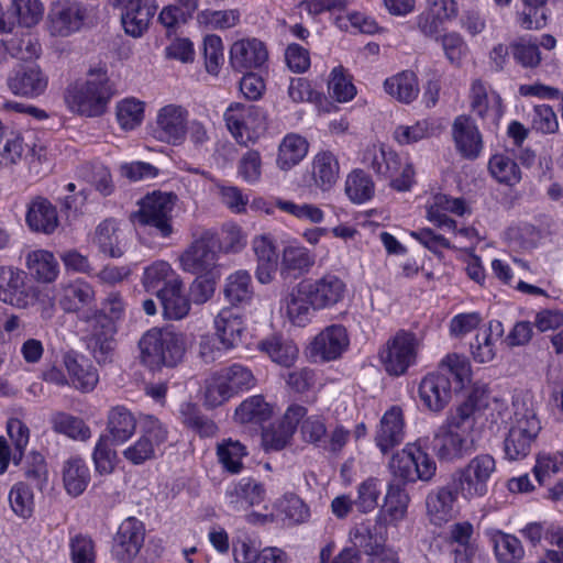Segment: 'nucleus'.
Masks as SVG:
<instances>
[{
  "label": "nucleus",
  "mask_w": 563,
  "mask_h": 563,
  "mask_svg": "<svg viewBox=\"0 0 563 563\" xmlns=\"http://www.w3.org/2000/svg\"><path fill=\"white\" fill-rule=\"evenodd\" d=\"M125 302L119 292L111 291L104 298L101 309L88 319L87 345L99 364L111 360L114 350L115 322L125 313Z\"/></svg>",
  "instance_id": "obj_1"
},
{
  "label": "nucleus",
  "mask_w": 563,
  "mask_h": 563,
  "mask_svg": "<svg viewBox=\"0 0 563 563\" xmlns=\"http://www.w3.org/2000/svg\"><path fill=\"white\" fill-rule=\"evenodd\" d=\"M507 423L508 432L504 439L505 456L511 461L526 457L542 429L532 401L516 397Z\"/></svg>",
  "instance_id": "obj_2"
},
{
  "label": "nucleus",
  "mask_w": 563,
  "mask_h": 563,
  "mask_svg": "<svg viewBox=\"0 0 563 563\" xmlns=\"http://www.w3.org/2000/svg\"><path fill=\"white\" fill-rule=\"evenodd\" d=\"M141 362L151 369L175 366L184 357L186 339L183 333L168 328H153L139 341Z\"/></svg>",
  "instance_id": "obj_3"
},
{
  "label": "nucleus",
  "mask_w": 563,
  "mask_h": 563,
  "mask_svg": "<svg viewBox=\"0 0 563 563\" xmlns=\"http://www.w3.org/2000/svg\"><path fill=\"white\" fill-rule=\"evenodd\" d=\"M114 90L107 73L102 69L91 70L86 82L68 91L67 101L78 113L98 117L104 113Z\"/></svg>",
  "instance_id": "obj_4"
},
{
  "label": "nucleus",
  "mask_w": 563,
  "mask_h": 563,
  "mask_svg": "<svg viewBox=\"0 0 563 563\" xmlns=\"http://www.w3.org/2000/svg\"><path fill=\"white\" fill-rule=\"evenodd\" d=\"M496 470L494 456L482 453L471 459L465 466L456 470L452 478L457 485L462 498L471 501L484 497L488 493V486Z\"/></svg>",
  "instance_id": "obj_5"
},
{
  "label": "nucleus",
  "mask_w": 563,
  "mask_h": 563,
  "mask_svg": "<svg viewBox=\"0 0 563 563\" xmlns=\"http://www.w3.org/2000/svg\"><path fill=\"white\" fill-rule=\"evenodd\" d=\"M418 350L419 340L416 334L399 330L379 349V362L388 375L401 376L416 363Z\"/></svg>",
  "instance_id": "obj_6"
},
{
  "label": "nucleus",
  "mask_w": 563,
  "mask_h": 563,
  "mask_svg": "<svg viewBox=\"0 0 563 563\" xmlns=\"http://www.w3.org/2000/svg\"><path fill=\"white\" fill-rule=\"evenodd\" d=\"M218 247L221 249L217 233L202 231L179 256L180 267L196 276L217 274Z\"/></svg>",
  "instance_id": "obj_7"
},
{
  "label": "nucleus",
  "mask_w": 563,
  "mask_h": 563,
  "mask_svg": "<svg viewBox=\"0 0 563 563\" xmlns=\"http://www.w3.org/2000/svg\"><path fill=\"white\" fill-rule=\"evenodd\" d=\"M96 15L92 7L76 0H57L48 11V30L52 35L68 36L81 29Z\"/></svg>",
  "instance_id": "obj_8"
},
{
  "label": "nucleus",
  "mask_w": 563,
  "mask_h": 563,
  "mask_svg": "<svg viewBox=\"0 0 563 563\" xmlns=\"http://www.w3.org/2000/svg\"><path fill=\"white\" fill-rule=\"evenodd\" d=\"M172 194L153 192L141 202L140 209L133 214V221L141 225L155 229L162 238H168L173 233L172 211L174 209Z\"/></svg>",
  "instance_id": "obj_9"
},
{
  "label": "nucleus",
  "mask_w": 563,
  "mask_h": 563,
  "mask_svg": "<svg viewBox=\"0 0 563 563\" xmlns=\"http://www.w3.org/2000/svg\"><path fill=\"white\" fill-rule=\"evenodd\" d=\"M431 446L438 459L444 462L460 461L475 451L473 439L461 432L454 420L437 429Z\"/></svg>",
  "instance_id": "obj_10"
},
{
  "label": "nucleus",
  "mask_w": 563,
  "mask_h": 563,
  "mask_svg": "<svg viewBox=\"0 0 563 563\" xmlns=\"http://www.w3.org/2000/svg\"><path fill=\"white\" fill-rule=\"evenodd\" d=\"M299 291L308 296L313 310H321L342 301L346 285L339 276L325 274L318 279L299 283Z\"/></svg>",
  "instance_id": "obj_11"
},
{
  "label": "nucleus",
  "mask_w": 563,
  "mask_h": 563,
  "mask_svg": "<svg viewBox=\"0 0 563 563\" xmlns=\"http://www.w3.org/2000/svg\"><path fill=\"white\" fill-rule=\"evenodd\" d=\"M227 126L238 143L247 145L252 134L263 126V115L255 106L231 104L224 113Z\"/></svg>",
  "instance_id": "obj_12"
},
{
  "label": "nucleus",
  "mask_w": 563,
  "mask_h": 563,
  "mask_svg": "<svg viewBox=\"0 0 563 563\" xmlns=\"http://www.w3.org/2000/svg\"><path fill=\"white\" fill-rule=\"evenodd\" d=\"M26 279L21 269L0 267V300L18 308L29 307L35 299V289Z\"/></svg>",
  "instance_id": "obj_13"
},
{
  "label": "nucleus",
  "mask_w": 563,
  "mask_h": 563,
  "mask_svg": "<svg viewBox=\"0 0 563 563\" xmlns=\"http://www.w3.org/2000/svg\"><path fill=\"white\" fill-rule=\"evenodd\" d=\"M188 111L181 106L167 104L156 118V137L165 143L178 145L186 136Z\"/></svg>",
  "instance_id": "obj_14"
},
{
  "label": "nucleus",
  "mask_w": 563,
  "mask_h": 563,
  "mask_svg": "<svg viewBox=\"0 0 563 563\" xmlns=\"http://www.w3.org/2000/svg\"><path fill=\"white\" fill-rule=\"evenodd\" d=\"M144 542L143 523L130 517L119 527L114 537L112 553L122 563L131 562L140 552Z\"/></svg>",
  "instance_id": "obj_15"
},
{
  "label": "nucleus",
  "mask_w": 563,
  "mask_h": 563,
  "mask_svg": "<svg viewBox=\"0 0 563 563\" xmlns=\"http://www.w3.org/2000/svg\"><path fill=\"white\" fill-rule=\"evenodd\" d=\"M9 90L21 97L34 98L47 87V77L35 65H23L13 69L7 79Z\"/></svg>",
  "instance_id": "obj_16"
},
{
  "label": "nucleus",
  "mask_w": 563,
  "mask_h": 563,
  "mask_svg": "<svg viewBox=\"0 0 563 563\" xmlns=\"http://www.w3.org/2000/svg\"><path fill=\"white\" fill-rule=\"evenodd\" d=\"M350 344L346 329L331 324L323 329L311 342V355L321 361H333L342 355Z\"/></svg>",
  "instance_id": "obj_17"
},
{
  "label": "nucleus",
  "mask_w": 563,
  "mask_h": 563,
  "mask_svg": "<svg viewBox=\"0 0 563 563\" xmlns=\"http://www.w3.org/2000/svg\"><path fill=\"white\" fill-rule=\"evenodd\" d=\"M418 391L422 404L430 411L439 412L451 400V380L444 373H431L422 378Z\"/></svg>",
  "instance_id": "obj_18"
},
{
  "label": "nucleus",
  "mask_w": 563,
  "mask_h": 563,
  "mask_svg": "<svg viewBox=\"0 0 563 563\" xmlns=\"http://www.w3.org/2000/svg\"><path fill=\"white\" fill-rule=\"evenodd\" d=\"M268 58V52L263 42L257 38L240 40L232 44L230 64L234 70L247 71L262 67Z\"/></svg>",
  "instance_id": "obj_19"
},
{
  "label": "nucleus",
  "mask_w": 563,
  "mask_h": 563,
  "mask_svg": "<svg viewBox=\"0 0 563 563\" xmlns=\"http://www.w3.org/2000/svg\"><path fill=\"white\" fill-rule=\"evenodd\" d=\"M460 494L457 485L441 486L431 490L426 499L430 521L441 526L452 520L456 514V500Z\"/></svg>",
  "instance_id": "obj_20"
},
{
  "label": "nucleus",
  "mask_w": 563,
  "mask_h": 563,
  "mask_svg": "<svg viewBox=\"0 0 563 563\" xmlns=\"http://www.w3.org/2000/svg\"><path fill=\"white\" fill-rule=\"evenodd\" d=\"M457 151L467 158H475L482 150V136L470 117L459 115L452 126Z\"/></svg>",
  "instance_id": "obj_21"
},
{
  "label": "nucleus",
  "mask_w": 563,
  "mask_h": 563,
  "mask_svg": "<svg viewBox=\"0 0 563 563\" xmlns=\"http://www.w3.org/2000/svg\"><path fill=\"white\" fill-rule=\"evenodd\" d=\"M404 416L400 407L393 406L387 410L376 434V444L385 454L404 440Z\"/></svg>",
  "instance_id": "obj_22"
},
{
  "label": "nucleus",
  "mask_w": 563,
  "mask_h": 563,
  "mask_svg": "<svg viewBox=\"0 0 563 563\" xmlns=\"http://www.w3.org/2000/svg\"><path fill=\"white\" fill-rule=\"evenodd\" d=\"M163 314L169 320H181L190 310V301L183 292V282L173 279L167 287L157 290Z\"/></svg>",
  "instance_id": "obj_23"
},
{
  "label": "nucleus",
  "mask_w": 563,
  "mask_h": 563,
  "mask_svg": "<svg viewBox=\"0 0 563 563\" xmlns=\"http://www.w3.org/2000/svg\"><path fill=\"white\" fill-rule=\"evenodd\" d=\"M58 303L66 312H77L95 299L93 288L82 279L62 283L58 286Z\"/></svg>",
  "instance_id": "obj_24"
},
{
  "label": "nucleus",
  "mask_w": 563,
  "mask_h": 563,
  "mask_svg": "<svg viewBox=\"0 0 563 563\" xmlns=\"http://www.w3.org/2000/svg\"><path fill=\"white\" fill-rule=\"evenodd\" d=\"M257 349L265 353L274 363L290 367L298 358V346L287 338L278 334H272L257 344Z\"/></svg>",
  "instance_id": "obj_25"
},
{
  "label": "nucleus",
  "mask_w": 563,
  "mask_h": 563,
  "mask_svg": "<svg viewBox=\"0 0 563 563\" xmlns=\"http://www.w3.org/2000/svg\"><path fill=\"white\" fill-rule=\"evenodd\" d=\"M136 430L134 413L124 406L112 407L107 416V431L113 444L126 442Z\"/></svg>",
  "instance_id": "obj_26"
},
{
  "label": "nucleus",
  "mask_w": 563,
  "mask_h": 563,
  "mask_svg": "<svg viewBox=\"0 0 563 563\" xmlns=\"http://www.w3.org/2000/svg\"><path fill=\"white\" fill-rule=\"evenodd\" d=\"M214 327L219 342L225 350H231L240 343L244 324L235 310L222 309L214 319Z\"/></svg>",
  "instance_id": "obj_27"
},
{
  "label": "nucleus",
  "mask_w": 563,
  "mask_h": 563,
  "mask_svg": "<svg viewBox=\"0 0 563 563\" xmlns=\"http://www.w3.org/2000/svg\"><path fill=\"white\" fill-rule=\"evenodd\" d=\"M314 264L313 255L301 246H287L283 251L280 276L284 280L297 279L308 273Z\"/></svg>",
  "instance_id": "obj_28"
},
{
  "label": "nucleus",
  "mask_w": 563,
  "mask_h": 563,
  "mask_svg": "<svg viewBox=\"0 0 563 563\" xmlns=\"http://www.w3.org/2000/svg\"><path fill=\"white\" fill-rule=\"evenodd\" d=\"M26 222L31 230L51 234L58 227L56 208L47 199L38 197L29 207Z\"/></svg>",
  "instance_id": "obj_29"
},
{
  "label": "nucleus",
  "mask_w": 563,
  "mask_h": 563,
  "mask_svg": "<svg viewBox=\"0 0 563 563\" xmlns=\"http://www.w3.org/2000/svg\"><path fill=\"white\" fill-rule=\"evenodd\" d=\"M34 147L25 143L20 133L4 131L0 133V166L9 167L16 165L27 155H34Z\"/></svg>",
  "instance_id": "obj_30"
},
{
  "label": "nucleus",
  "mask_w": 563,
  "mask_h": 563,
  "mask_svg": "<svg viewBox=\"0 0 563 563\" xmlns=\"http://www.w3.org/2000/svg\"><path fill=\"white\" fill-rule=\"evenodd\" d=\"M227 496L230 498V506L234 510L258 505L264 500L265 489L262 484L251 478H242L239 483L229 487Z\"/></svg>",
  "instance_id": "obj_31"
},
{
  "label": "nucleus",
  "mask_w": 563,
  "mask_h": 563,
  "mask_svg": "<svg viewBox=\"0 0 563 563\" xmlns=\"http://www.w3.org/2000/svg\"><path fill=\"white\" fill-rule=\"evenodd\" d=\"M503 334V324L490 321L487 327L479 329L475 342L471 344L473 358L478 363H488L495 357V343Z\"/></svg>",
  "instance_id": "obj_32"
},
{
  "label": "nucleus",
  "mask_w": 563,
  "mask_h": 563,
  "mask_svg": "<svg viewBox=\"0 0 563 563\" xmlns=\"http://www.w3.org/2000/svg\"><path fill=\"white\" fill-rule=\"evenodd\" d=\"M63 362L75 388L90 391L96 387L99 376L91 364L86 361L80 362L70 353L64 355Z\"/></svg>",
  "instance_id": "obj_33"
},
{
  "label": "nucleus",
  "mask_w": 563,
  "mask_h": 563,
  "mask_svg": "<svg viewBox=\"0 0 563 563\" xmlns=\"http://www.w3.org/2000/svg\"><path fill=\"white\" fill-rule=\"evenodd\" d=\"M385 91L402 103H410L419 93L418 79L415 73L405 70L387 78L384 82Z\"/></svg>",
  "instance_id": "obj_34"
},
{
  "label": "nucleus",
  "mask_w": 563,
  "mask_h": 563,
  "mask_svg": "<svg viewBox=\"0 0 563 563\" xmlns=\"http://www.w3.org/2000/svg\"><path fill=\"white\" fill-rule=\"evenodd\" d=\"M90 482V473L80 457H70L63 467V483L66 492L77 497L81 495Z\"/></svg>",
  "instance_id": "obj_35"
},
{
  "label": "nucleus",
  "mask_w": 563,
  "mask_h": 563,
  "mask_svg": "<svg viewBox=\"0 0 563 563\" xmlns=\"http://www.w3.org/2000/svg\"><path fill=\"white\" fill-rule=\"evenodd\" d=\"M26 267L34 277L43 283L54 282L59 273L58 263L54 254L46 250H35L26 254Z\"/></svg>",
  "instance_id": "obj_36"
},
{
  "label": "nucleus",
  "mask_w": 563,
  "mask_h": 563,
  "mask_svg": "<svg viewBox=\"0 0 563 563\" xmlns=\"http://www.w3.org/2000/svg\"><path fill=\"white\" fill-rule=\"evenodd\" d=\"M49 423L54 432L73 440L87 441L91 437L90 428L85 421L64 411L52 413Z\"/></svg>",
  "instance_id": "obj_37"
},
{
  "label": "nucleus",
  "mask_w": 563,
  "mask_h": 563,
  "mask_svg": "<svg viewBox=\"0 0 563 563\" xmlns=\"http://www.w3.org/2000/svg\"><path fill=\"white\" fill-rule=\"evenodd\" d=\"M273 408L263 396L256 395L242 401L235 409L234 419L239 423H262L272 417Z\"/></svg>",
  "instance_id": "obj_38"
},
{
  "label": "nucleus",
  "mask_w": 563,
  "mask_h": 563,
  "mask_svg": "<svg viewBox=\"0 0 563 563\" xmlns=\"http://www.w3.org/2000/svg\"><path fill=\"white\" fill-rule=\"evenodd\" d=\"M339 163L330 152L316 155L312 163V177L316 185L322 190H329L339 178Z\"/></svg>",
  "instance_id": "obj_39"
},
{
  "label": "nucleus",
  "mask_w": 563,
  "mask_h": 563,
  "mask_svg": "<svg viewBox=\"0 0 563 563\" xmlns=\"http://www.w3.org/2000/svg\"><path fill=\"white\" fill-rule=\"evenodd\" d=\"M246 455V446L239 440L228 438L217 444L218 461L231 474H238L242 471V460Z\"/></svg>",
  "instance_id": "obj_40"
},
{
  "label": "nucleus",
  "mask_w": 563,
  "mask_h": 563,
  "mask_svg": "<svg viewBox=\"0 0 563 563\" xmlns=\"http://www.w3.org/2000/svg\"><path fill=\"white\" fill-rule=\"evenodd\" d=\"M93 242L98 245L100 252L110 257L123 255L119 228L113 219H106L97 227Z\"/></svg>",
  "instance_id": "obj_41"
},
{
  "label": "nucleus",
  "mask_w": 563,
  "mask_h": 563,
  "mask_svg": "<svg viewBox=\"0 0 563 563\" xmlns=\"http://www.w3.org/2000/svg\"><path fill=\"white\" fill-rule=\"evenodd\" d=\"M307 152L308 143L303 137L288 134L279 145L277 165L284 170L290 169L307 155Z\"/></svg>",
  "instance_id": "obj_42"
},
{
  "label": "nucleus",
  "mask_w": 563,
  "mask_h": 563,
  "mask_svg": "<svg viewBox=\"0 0 563 563\" xmlns=\"http://www.w3.org/2000/svg\"><path fill=\"white\" fill-rule=\"evenodd\" d=\"M156 10L157 5L121 10V23L124 32L134 38L143 36Z\"/></svg>",
  "instance_id": "obj_43"
},
{
  "label": "nucleus",
  "mask_w": 563,
  "mask_h": 563,
  "mask_svg": "<svg viewBox=\"0 0 563 563\" xmlns=\"http://www.w3.org/2000/svg\"><path fill=\"white\" fill-rule=\"evenodd\" d=\"M286 316L295 325H305L310 317L312 305L305 292L299 291V284L285 297Z\"/></svg>",
  "instance_id": "obj_44"
},
{
  "label": "nucleus",
  "mask_w": 563,
  "mask_h": 563,
  "mask_svg": "<svg viewBox=\"0 0 563 563\" xmlns=\"http://www.w3.org/2000/svg\"><path fill=\"white\" fill-rule=\"evenodd\" d=\"M470 99L472 111L481 119L497 115L499 112L500 97L495 95L489 99L487 89L481 80L473 81Z\"/></svg>",
  "instance_id": "obj_45"
},
{
  "label": "nucleus",
  "mask_w": 563,
  "mask_h": 563,
  "mask_svg": "<svg viewBox=\"0 0 563 563\" xmlns=\"http://www.w3.org/2000/svg\"><path fill=\"white\" fill-rule=\"evenodd\" d=\"M409 496L402 484L390 483L385 496L384 511L388 516L390 522H399L405 519L409 504Z\"/></svg>",
  "instance_id": "obj_46"
},
{
  "label": "nucleus",
  "mask_w": 563,
  "mask_h": 563,
  "mask_svg": "<svg viewBox=\"0 0 563 563\" xmlns=\"http://www.w3.org/2000/svg\"><path fill=\"white\" fill-rule=\"evenodd\" d=\"M252 295V279L249 272L238 271L227 278L224 296L232 305L246 302Z\"/></svg>",
  "instance_id": "obj_47"
},
{
  "label": "nucleus",
  "mask_w": 563,
  "mask_h": 563,
  "mask_svg": "<svg viewBox=\"0 0 563 563\" xmlns=\"http://www.w3.org/2000/svg\"><path fill=\"white\" fill-rule=\"evenodd\" d=\"M493 542L499 562L517 563L523 558V548L515 536L497 531L493 534Z\"/></svg>",
  "instance_id": "obj_48"
},
{
  "label": "nucleus",
  "mask_w": 563,
  "mask_h": 563,
  "mask_svg": "<svg viewBox=\"0 0 563 563\" xmlns=\"http://www.w3.org/2000/svg\"><path fill=\"white\" fill-rule=\"evenodd\" d=\"M489 172L492 176L501 184L515 186L521 179L519 166L510 157L497 154L489 159Z\"/></svg>",
  "instance_id": "obj_49"
},
{
  "label": "nucleus",
  "mask_w": 563,
  "mask_h": 563,
  "mask_svg": "<svg viewBox=\"0 0 563 563\" xmlns=\"http://www.w3.org/2000/svg\"><path fill=\"white\" fill-rule=\"evenodd\" d=\"M22 471L24 478L33 488L43 490L47 485L48 471L44 456L38 452H31L23 462Z\"/></svg>",
  "instance_id": "obj_50"
},
{
  "label": "nucleus",
  "mask_w": 563,
  "mask_h": 563,
  "mask_svg": "<svg viewBox=\"0 0 563 563\" xmlns=\"http://www.w3.org/2000/svg\"><path fill=\"white\" fill-rule=\"evenodd\" d=\"M345 192L353 202H365L374 195V183L363 170H353L346 178Z\"/></svg>",
  "instance_id": "obj_51"
},
{
  "label": "nucleus",
  "mask_w": 563,
  "mask_h": 563,
  "mask_svg": "<svg viewBox=\"0 0 563 563\" xmlns=\"http://www.w3.org/2000/svg\"><path fill=\"white\" fill-rule=\"evenodd\" d=\"M9 501L13 512L23 518H30L34 509L33 490L26 482H18L9 493Z\"/></svg>",
  "instance_id": "obj_52"
},
{
  "label": "nucleus",
  "mask_w": 563,
  "mask_h": 563,
  "mask_svg": "<svg viewBox=\"0 0 563 563\" xmlns=\"http://www.w3.org/2000/svg\"><path fill=\"white\" fill-rule=\"evenodd\" d=\"M234 396L220 371L216 372L206 382L205 405L208 408H217Z\"/></svg>",
  "instance_id": "obj_53"
},
{
  "label": "nucleus",
  "mask_w": 563,
  "mask_h": 563,
  "mask_svg": "<svg viewBox=\"0 0 563 563\" xmlns=\"http://www.w3.org/2000/svg\"><path fill=\"white\" fill-rule=\"evenodd\" d=\"M173 279H179V277L175 275L167 262L159 261L145 268L143 285L146 290L157 292L162 287H167Z\"/></svg>",
  "instance_id": "obj_54"
},
{
  "label": "nucleus",
  "mask_w": 563,
  "mask_h": 563,
  "mask_svg": "<svg viewBox=\"0 0 563 563\" xmlns=\"http://www.w3.org/2000/svg\"><path fill=\"white\" fill-rule=\"evenodd\" d=\"M408 450L411 452L413 481L429 482L437 472V464L429 454L417 443H409Z\"/></svg>",
  "instance_id": "obj_55"
},
{
  "label": "nucleus",
  "mask_w": 563,
  "mask_h": 563,
  "mask_svg": "<svg viewBox=\"0 0 563 563\" xmlns=\"http://www.w3.org/2000/svg\"><path fill=\"white\" fill-rule=\"evenodd\" d=\"M220 373L227 380L234 395L243 390H249L256 384V378L252 371L241 364H232L220 369Z\"/></svg>",
  "instance_id": "obj_56"
},
{
  "label": "nucleus",
  "mask_w": 563,
  "mask_h": 563,
  "mask_svg": "<svg viewBox=\"0 0 563 563\" xmlns=\"http://www.w3.org/2000/svg\"><path fill=\"white\" fill-rule=\"evenodd\" d=\"M81 176L103 196L113 190L112 178L109 169L101 163H86L80 168Z\"/></svg>",
  "instance_id": "obj_57"
},
{
  "label": "nucleus",
  "mask_w": 563,
  "mask_h": 563,
  "mask_svg": "<svg viewBox=\"0 0 563 563\" xmlns=\"http://www.w3.org/2000/svg\"><path fill=\"white\" fill-rule=\"evenodd\" d=\"M181 416L184 424L201 437H212L218 431L217 424L201 415L192 404L183 405Z\"/></svg>",
  "instance_id": "obj_58"
},
{
  "label": "nucleus",
  "mask_w": 563,
  "mask_h": 563,
  "mask_svg": "<svg viewBox=\"0 0 563 563\" xmlns=\"http://www.w3.org/2000/svg\"><path fill=\"white\" fill-rule=\"evenodd\" d=\"M144 114L143 103L135 99H125L117 106V119L123 130H133L141 124Z\"/></svg>",
  "instance_id": "obj_59"
},
{
  "label": "nucleus",
  "mask_w": 563,
  "mask_h": 563,
  "mask_svg": "<svg viewBox=\"0 0 563 563\" xmlns=\"http://www.w3.org/2000/svg\"><path fill=\"white\" fill-rule=\"evenodd\" d=\"M380 496V483L377 478L369 477L362 482L357 488V498L354 504L361 512H369L378 506Z\"/></svg>",
  "instance_id": "obj_60"
},
{
  "label": "nucleus",
  "mask_w": 563,
  "mask_h": 563,
  "mask_svg": "<svg viewBox=\"0 0 563 563\" xmlns=\"http://www.w3.org/2000/svg\"><path fill=\"white\" fill-rule=\"evenodd\" d=\"M71 563H96V545L88 534L77 533L69 540Z\"/></svg>",
  "instance_id": "obj_61"
},
{
  "label": "nucleus",
  "mask_w": 563,
  "mask_h": 563,
  "mask_svg": "<svg viewBox=\"0 0 563 563\" xmlns=\"http://www.w3.org/2000/svg\"><path fill=\"white\" fill-rule=\"evenodd\" d=\"M532 129L543 134L555 133L559 129V121L552 107L548 104H537L531 114Z\"/></svg>",
  "instance_id": "obj_62"
},
{
  "label": "nucleus",
  "mask_w": 563,
  "mask_h": 563,
  "mask_svg": "<svg viewBox=\"0 0 563 563\" xmlns=\"http://www.w3.org/2000/svg\"><path fill=\"white\" fill-rule=\"evenodd\" d=\"M10 439L14 443L12 462L19 465L22 462L23 451L29 443L30 430L20 419H10L7 424Z\"/></svg>",
  "instance_id": "obj_63"
},
{
  "label": "nucleus",
  "mask_w": 563,
  "mask_h": 563,
  "mask_svg": "<svg viewBox=\"0 0 563 563\" xmlns=\"http://www.w3.org/2000/svg\"><path fill=\"white\" fill-rule=\"evenodd\" d=\"M13 9L20 24L26 27L37 24L44 12V7L40 0H14Z\"/></svg>",
  "instance_id": "obj_64"
}]
</instances>
